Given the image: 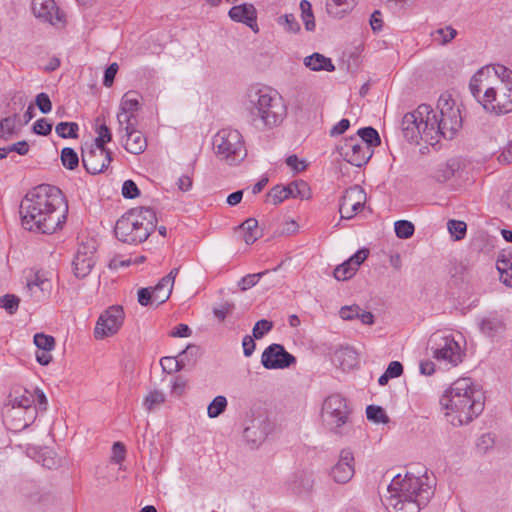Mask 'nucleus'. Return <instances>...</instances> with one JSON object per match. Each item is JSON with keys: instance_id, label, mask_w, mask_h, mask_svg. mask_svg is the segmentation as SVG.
<instances>
[{"instance_id": "nucleus-1", "label": "nucleus", "mask_w": 512, "mask_h": 512, "mask_svg": "<svg viewBox=\"0 0 512 512\" xmlns=\"http://www.w3.org/2000/svg\"><path fill=\"white\" fill-rule=\"evenodd\" d=\"M68 205L59 188L42 184L29 191L20 204L22 225L41 234H52L66 221Z\"/></svg>"}, {"instance_id": "nucleus-2", "label": "nucleus", "mask_w": 512, "mask_h": 512, "mask_svg": "<svg viewBox=\"0 0 512 512\" xmlns=\"http://www.w3.org/2000/svg\"><path fill=\"white\" fill-rule=\"evenodd\" d=\"M440 404L453 426L470 423L484 409L481 393L474 388L470 378H460L452 383L442 395Z\"/></svg>"}, {"instance_id": "nucleus-3", "label": "nucleus", "mask_w": 512, "mask_h": 512, "mask_svg": "<svg viewBox=\"0 0 512 512\" xmlns=\"http://www.w3.org/2000/svg\"><path fill=\"white\" fill-rule=\"evenodd\" d=\"M387 490L389 496L383 503L392 512H419L434 494L432 485L411 473L394 476Z\"/></svg>"}, {"instance_id": "nucleus-4", "label": "nucleus", "mask_w": 512, "mask_h": 512, "mask_svg": "<svg viewBox=\"0 0 512 512\" xmlns=\"http://www.w3.org/2000/svg\"><path fill=\"white\" fill-rule=\"evenodd\" d=\"M246 106L252 121H260L265 128L278 126L287 114L283 98L269 87L250 89L247 93Z\"/></svg>"}, {"instance_id": "nucleus-5", "label": "nucleus", "mask_w": 512, "mask_h": 512, "mask_svg": "<svg viewBox=\"0 0 512 512\" xmlns=\"http://www.w3.org/2000/svg\"><path fill=\"white\" fill-rule=\"evenodd\" d=\"M156 213L149 207L131 209L116 222L114 233L117 239L127 244L144 242L155 230Z\"/></svg>"}, {"instance_id": "nucleus-6", "label": "nucleus", "mask_w": 512, "mask_h": 512, "mask_svg": "<svg viewBox=\"0 0 512 512\" xmlns=\"http://www.w3.org/2000/svg\"><path fill=\"white\" fill-rule=\"evenodd\" d=\"M437 109L439 116L432 109L427 119L430 121V132L434 138V145L439 142L442 136L445 139H453L462 126L460 110L455 107L454 100L450 95H441L438 99Z\"/></svg>"}, {"instance_id": "nucleus-7", "label": "nucleus", "mask_w": 512, "mask_h": 512, "mask_svg": "<svg viewBox=\"0 0 512 512\" xmlns=\"http://www.w3.org/2000/svg\"><path fill=\"white\" fill-rule=\"evenodd\" d=\"M215 155L228 165H238L247 156L243 136L236 129L219 130L212 139Z\"/></svg>"}, {"instance_id": "nucleus-8", "label": "nucleus", "mask_w": 512, "mask_h": 512, "mask_svg": "<svg viewBox=\"0 0 512 512\" xmlns=\"http://www.w3.org/2000/svg\"><path fill=\"white\" fill-rule=\"evenodd\" d=\"M351 409L346 398L340 394H331L325 398L321 408L324 426L333 434L342 436L348 432Z\"/></svg>"}, {"instance_id": "nucleus-9", "label": "nucleus", "mask_w": 512, "mask_h": 512, "mask_svg": "<svg viewBox=\"0 0 512 512\" xmlns=\"http://www.w3.org/2000/svg\"><path fill=\"white\" fill-rule=\"evenodd\" d=\"M432 112V107L427 104H421L413 111L406 113L402 119V132L405 139L411 143H419L423 140L425 143L434 146V138L430 132V121L427 116Z\"/></svg>"}, {"instance_id": "nucleus-10", "label": "nucleus", "mask_w": 512, "mask_h": 512, "mask_svg": "<svg viewBox=\"0 0 512 512\" xmlns=\"http://www.w3.org/2000/svg\"><path fill=\"white\" fill-rule=\"evenodd\" d=\"M483 108L496 114L512 111V85L499 83L496 87L486 88L482 101Z\"/></svg>"}, {"instance_id": "nucleus-11", "label": "nucleus", "mask_w": 512, "mask_h": 512, "mask_svg": "<svg viewBox=\"0 0 512 512\" xmlns=\"http://www.w3.org/2000/svg\"><path fill=\"white\" fill-rule=\"evenodd\" d=\"M428 348L437 360H443L453 366L461 362L460 346L450 335L432 334L428 341Z\"/></svg>"}, {"instance_id": "nucleus-12", "label": "nucleus", "mask_w": 512, "mask_h": 512, "mask_svg": "<svg viewBox=\"0 0 512 512\" xmlns=\"http://www.w3.org/2000/svg\"><path fill=\"white\" fill-rule=\"evenodd\" d=\"M337 150L345 161L356 167L365 165L373 155V150L356 136L345 139Z\"/></svg>"}, {"instance_id": "nucleus-13", "label": "nucleus", "mask_w": 512, "mask_h": 512, "mask_svg": "<svg viewBox=\"0 0 512 512\" xmlns=\"http://www.w3.org/2000/svg\"><path fill=\"white\" fill-rule=\"evenodd\" d=\"M25 294L33 302L39 303L47 299L52 290L51 280L40 270H30L26 276Z\"/></svg>"}, {"instance_id": "nucleus-14", "label": "nucleus", "mask_w": 512, "mask_h": 512, "mask_svg": "<svg viewBox=\"0 0 512 512\" xmlns=\"http://www.w3.org/2000/svg\"><path fill=\"white\" fill-rule=\"evenodd\" d=\"M124 311L121 306H111L102 313L96 323L94 336L96 339H103L118 332L123 324Z\"/></svg>"}, {"instance_id": "nucleus-15", "label": "nucleus", "mask_w": 512, "mask_h": 512, "mask_svg": "<svg viewBox=\"0 0 512 512\" xmlns=\"http://www.w3.org/2000/svg\"><path fill=\"white\" fill-rule=\"evenodd\" d=\"M112 153L106 148L83 146L81 151L82 164L89 174L102 173L112 161Z\"/></svg>"}, {"instance_id": "nucleus-16", "label": "nucleus", "mask_w": 512, "mask_h": 512, "mask_svg": "<svg viewBox=\"0 0 512 512\" xmlns=\"http://www.w3.org/2000/svg\"><path fill=\"white\" fill-rule=\"evenodd\" d=\"M296 363V358L283 345L273 343L261 355V364L269 370L285 369Z\"/></svg>"}, {"instance_id": "nucleus-17", "label": "nucleus", "mask_w": 512, "mask_h": 512, "mask_svg": "<svg viewBox=\"0 0 512 512\" xmlns=\"http://www.w3.org/2000/svg\"><path fill=\"white\" fill-rule=\"evenodd\" d=\"M307 199L310 197V188L303 181H294L286 186L276 185L267 194V201L277 205L288 198Z\"/></svg>"}, {"instance_id": "nucleus-18", "label": "nucleus", "mask_w": 512, "mask_h": 512, "mask_svg": "<svg viewBox=\"0 0 512 512\" xmlns=\"http://www.w3.org/2000/svg\"><path fill=\"white\" fill-rule=\"evenodd\" d=\"M366 201V193L359 185L348 188L340 199L339 213L341 219H351L360 211Z\"/></svg>"}, {"instance_id": "nucleus-19", "label": "nucleus", "mask_w": 512, "mask_h": 512, "mask_svg": "<svg viewBox=\"0 0 512 512\" xmlns=\"http://www.w3.org/2000/svg\"><path fill=\"white\" fill-rule=\"evenodd\" d=\"M32 11L36 18L56 27H63L65 14L56 5L54 0H32Z\"/></svg>"}, {"instance_id": "nucleus-20", "label": "nucleus", "mask_w": 512, "mask_h": 512, "mask_svg": "<svg viewBox=\"0 0 512 512\" xmlns=\"http://www.w3.org/2000/svg\"><path fill=\"white\" fill-rule=\"evenodd\" d=\"M95 250L93 243H82L78 246L72 262L73 271L77 278H85L91 272L95 265Z\"/></svg>"}, {"instance_id": "nucleus-21", "label": "nucleus", "mask_w": 512, "mask_h": 512, "mask_svg": "<svg viewBox=\"0 0 512 512\" xmlns=\"http://www.w3.org/2000/svg\"><path fill=\"white\" fill-rule=\"evenodd\" d=\"M354 473V455L350 449H342L330 475L336 483L345 484L352 479Z\"/></svg>"}, {"instance_id": "nucleus-22", "label": "nucleus", "mask_w": 512, "mask_h": 512, "mask_svg": "<svg viewBox=\"0 0 512 512\" xmlns=\"http://www.w3.org/2000/svg\"><path fill=\"white\" fill-rule=\"evenodd\" d=\"M228 15L233 21L246 24L254 32L258 31V26L256 24L257 10L253 4L244 3L233 6L229 10Z\"/></svg>"}, {"instance_id": "nucleus-23", "label": "nucleus", "mask_w": 512, "mask_h": 512, "mask_svg": "<svg viewBox=\"0 0 512 512\" xmlns=\"http://www.w3.org/2000/svg\"><path fill=\"white\" fill-rule=\"evenodd\" d=\"M140 107L139 94L136 91L126 92L120 103L121 112L117 114V120L122 126L125 123H132L134 112Z\"/></svg>"}, {"instance_id": "nucleus-24", "label": "nucleus", "mask_w": 512, "mask_h": 512, "mask_svg": "<svg viewBox=\"0 0 512 512\" xmlns=\"http://www.w3.org/2000/svg\"><path fill=\"white\" fill-rule=\"evenodd\" d=\"M125 136L126 140L124 148L131 154H141L147 147V141L144 135L136 130L134 123H125Z\"/></svg>"}, {"instance_id": "nucleus-25", "label": "nucleus", "mask_w": 512, "mask_h": 512, "mask_svg": "<svg viewBox=\"0 0 512 512\" xmlns=\"http://www.w3.org/2000/svg\"><path fill=\"white\" fill-rule=\"evenodd\" d=\"M268 432L269 424L264 419L254 418L244 428L243 436L247 442L259 445L265 440Z\"/></svg>"}, {"instance_id": "nucleus-26", "label": "nucleus", "mask_w": 512, "mask_h": 512, "mask_svg": "<svg viewBox=\"0 0 512 512\" xmlns=\"http://www.w3.org/2000/svg\"><path fill=\"white\" fill-rule=\"evenodd\" d=\"M304 65L312 71L333 72L335 70L332 60L317 52L305 57Z\"/></svg>"}, {"instance_id": "nucleus-27", "label": "nucleus", "mask_w": 512, "mask_h": 512, "mask_svg": "<svg viewBox=\"0 0 512 512\" xmlns=\"http://www.w3.org/2000/svg\"><path fill=\"white\" fill-rule=\"evenodd\" d=\"M479 329L485 336L492 338L503 332L505 325L500 318L496 316H489L481 320L479 323Z\"/></svg>"}, {"instance_id": "nucleus-28", "label": "nucleus", "mask_w": 512, "mask_h": 512, "mask_svg": "<svg viewBox=\"0 0 512 512\" xmlns=\"http://www.w3.org/2000/svg\"><path fill=\"white\" fill-rule=\"evenodd\" d=\"M354 6L353 0H327L326 10L334 18H341Z\"/></svg>"}, {"instance_id": "nucleus-29", "label": "nucleus", "mask_w": 512, "mask_h": 512, "mask_svg": "<svg viewBox=\"0 0 512 512\" xmlns=\"http://www.w3.org/2000/svg\"><path fill=\"white\" fill-rule=\"evenodd\" d=\"M239 228L244 232V241L246 244H253L258 238L262 236V233L258 227V221L255 218L246 219Z\"/></svg>"}, {"instance_id": "nucleus-30", "label": "nucleus", "mask_w": 512, "mask_h": 512, "mask_svg": "<svg viewBox=\"0 0 512 512\" xmlns=\"http://www.w3.org/2000/svg\"><path fill=\"white\" fill-rule=\"evenodd\" d=\"M460 164L455 159H450L446 163L439 165L435 171L434 178L437 182L444 183L451 179L459 169Z\"/></svg>"}, {"instance_id": "nucleus-31", "label": "nucleus", "mask_w": 512, "mask_h": 512, "mask_svg": "<svg viewBox=\"0 0 512 512\" xmlns=\"http://www.w3.org/2000/svg\"><path fill=\"white\" fill-rule=\"evenodd\" d=\"M357 136L358 140L363 141L372 150L381 144L378 131L371 126L360 128L357 131Z\"/></svg>"}, {"instance_id": "nucleus-32", "label": "nucleus", "mask_w": 512, "mask_h": 512, "mask_svg": "<svg viewBox=\"0 0 512 512\" xmlns=\"http://www.w3.org/2000/svg\"><path fill=\"white\" fill-rule=\"evenodd\" d=\"M336 358L343 370L350 369L357 363V352L350 347L341 348L336 352Z\"/></svg>"}, {"instance_id": "nucleus-33", "label": "nucleus", "mask_w": 512, "mask_h": 512, "mask_svg": "<svg viewBox=\"0 0 512 512\" xmlns=\"http://www.w3.org/2000/svg\"><path fill=\"white\" fill-rule=\"evenodd\" d=\"M200 355V347L195 344H189L186 346L184 350H182L178 354V357L180 360H183V362L185 363V368H187L193 367L196 364L197 359L200 357Z\"/></svg>"}, {"instance_id": "nucleus-34", "label": "nucleus", "mask_w": 512, "mask_h": 512, "mask_svg": "<svg viewBox=\"0 0 512 512\" xmlns=\"http://www.w3.org/2000/svg\"><path fill=\"white\" fill-rule=\"evenodd\" d=\"M18 114H13L3 118L0 121V138L3 140H9L16 133V122L18 120Z\"/></svg>"}, {"instance_id": "nucleus-35", "label": "nucleus", "mask_w": 512, "mask_h": 512, "mask_svg": "<svg viewBox=\"0 0 512 512\" xmlns=\"http://www.w3.org/2000/svg\"><path fill=\"white\" fill-rule=\"evenodd\" d=\"M79 126L76 122H60L56 125L55 131L61 138H78Z\"/></svg>"}, {"instance_id": "nucleus-36", "label": "nucleus", "mask_w": 512, "mask_h": 512, "mask_svg": "<svg viewBox=\"0 0 512 512\" xmlns=\"http://www.w3.org/2000/svg\"><path fill=\"white\" fill-rule=\"evenodd\" d=\"M497 270L500 274V280L503 284L508 287H512V263L503 259L501 255H499L497 259Z\"/></svg>"}, {"instance_id": "nucleus-37", "label": "nucleus", "mask_w": 512, "mask_h": 512, "mask_svg": "<svg viewBox=\"0 0 512 512\" xmlns=\"http://www.w3.org/2000/svg\"><path fill=\"white\" fill-rule=\"evenodd\" d=\"M457 35V31L451 27L446 26L444 28H438L431 33L433 40L440 45H446L452 41Z\"/></svg>"}, {"instance_id": "nucleus-38", "label": "nucleus", "mask_w": 512, "mask_h": 512, "mask_svg": "<svg viewBox=\"0 0 512 512\" xmlns=\"http://www.w3.org/2000/svg\"><path fill=\"white\" fill-rule=\"evenodd\" d=\"M160 365L164 372L168 374H172L174 372H178L185 369V363L183 360H180L178 355L176 357H162L160 360Z\"/></svg>"}, {"instance_id": "nucleus-39", "label": "nucleus", "mask_w": 512, "mask_h": 512, "mask_svg": "<svg viewBox=\"0 0 512 512\" xmlns=\"http://www.w3.org/2000/svg\"><path fill=\"white\" fill-rule=\"evenodd\" d=\"M490 72V68H481L480 70L475 73L469 83V89L472 93V95L480 102V94L482 91L481 84L483 81V77L486 73Z\"/></svg>"}, {"instance_id": "nucleus-40", "label": "nucleus", "mask_w": 512, "mask_h": 512, "mask_svg": "<svg viewBox=\"0 0 512 512\" xmlns=\"http://www.w3.org/2000/svg\"><path fill=\"white\" fill-rule=\"evenodd\" d=\"M300 9H301V17L304 22L305 29L307 31H314L315 30V20H314L311 3L307 0H302L300 2Z\"/></svg>"}, {"instance_id": "nucleus-41", "label": "nucleus", "mask_w": 512, "mask_h": 512, "mask_svg": "<svg viewBox=\"0 0 512 512\" xmlns=\"http://www.w3.org/2000/svg\"><path fill=\"white\" fill-rule=\"evenodd\" d=\"M22 412H25V409L21 408H7L5 411V423L8 428L12 431H15V423L24 424V417L22 416Z\"/></svg>"}, {"instance_id": "nucleus-42", "label": "nucleus", "mask_w": 512, "mask_h": 512, "mask_svg": "<svg viewBox=\"0 0 512 512\" xmlns=\"http://www.w3.org/2000/svg\"><path fill=\"white\" fill-rule=\"evenodd\" d=\"M61 162L65 168L74 170L79 165V157L73 148L65 147L61 151Z\"/></svg>"}, {"instance_id": "nucleus-43", "label": "nucleus", "mask_w": 512, "mask_h": 512, "mask_svg": "<svg viewBox=\"0 0 512 512\" xmlns=\"http://www.w3.org/2000/svg\"><path fill=\"white\" fill-rule=\"evenodd\" d=\"M396 236L400 239H408L413 236L415 227L408 220H398L394 223Z\"/></svg>"}, {"instance_id": "nucleus-44", "label": "nucleus", "mask_w": 512, "mask_h": 512, "mask_svg": "<svg viewBox=\"0 0 512 512\" xmlns=\"http://www.w3.org/2000/svg\"><path fill=\"white\" fill-rule=\"evenodd\" d=\"M366 416L367 419L374 422V423H388L389 417L385 413V410L376 405H369L366 408Z\"/></svg>"}, {"instance_id": "nucleus-45", "label": "nucleus", "mask_w": 512, "mask_h": 512, "mask_svg": "<svg viewBox=\"0 0 512 512\" xmlns=\"http://www.w3.org/2000/svg\"><path fill=\"white\" fill-rule=\"evenodd\" d=\"M227 407V399L224 396H216L208 405L207 414L210 418H216L222 414Z\"/></svg>"}, {"instance_id": "nucleus-46", "label": "nucleus", "mask_w": 512, "mask_h": 512, "mask_svg": "<svg viewBox=\"0 0 512 512\" xmlns=\"http://www.w3.org/2000/svg\"><path fill=\"white\" fill-rule=\"evenodd\" d=\"M356 272H357V269L355 268V266L351 265L346 260L344 263L338 265L334 269L333 275H334L335 279H337L338 281H345V280L350 279L352 276H354Z\"/></svg>"}, {"instance_id": "nucleus-47", "label": "nucleus", "mask_w": 512, "mask_h": 512, "mask_svg": "<svg viewBox=\"0 0 512 512\" xmlns=\"http://www.w3.org/2000/svg\"><path fill=\"white\" fill-rule=\"evenodd\" d=\"M98 136L94 140V144L85 145L89 147L106 148L105 144L112 140V134L106 124H101L97 129Z\"/></svg>"}, {"instance_id": "nucleus-48", "label": "nucleus", "mask_w": 512, "mask_h": 512, "mask_svg": "<svg viewBox=\"0 0 512 512\" xmlns=\"http://www.w3.org/2000/svg\"><path fill=\"white\" fill-rule=\"evenodd\" d=\"M447 228L454 240L458 241L465 237L467 225L464 221L460 220H449Z\"/></svg>"}, {"instance_id": "nucleus-49", "label": "nucleus", "mask_w": 512, "mask_h": 512, "mask_svg": "<svg viewBox=\"0 0 512 512\" xmlns=\"http://www.w3.org/2000/svg\"><path fill=\"white\" fill-rule=\"evenodd\" d=\"M20 298L14 294H6L0 297V307L13 315L19 308Z\"/></svg>"}, {"instance_id": "nucleus-50", "label": "nucleus", "mask_w": 512, "mask_h": 512, "mask_svg": "<svg viewBox=\"0 0 512 512\" xmlns=\"http://www.w3.org/2000/svg\"><path fill=\"white\" fill-rule=\"evenodd\" d=\"M268 272L269 270H265L259 273L247 274L238 281V287L240 288L241 291H246L254 287L259 282V280Z\"/></svg>"}, {"instance_id": "nucleus-51", "label": "nucleus", "mask_w": 512, "mask_h": 512, "mask_svg": "<svg viewBox=\"0 0 512 512\" xmlns=\"http://www.w3.org/2000/svg\"><path fill=\"white\" fill-rule=\"evenodd\" d=\"M34 344L41 350L52 351L55 347V339L53 336L44 333H36L34 335Z\"/></svg>"}, {"instance_id": "nucleus-52", "label": "nucleus", "mask_w": 512, "mask_h": 512, "mask_svg": "<svg viewBox=\"0 0 512 512\" xmlns=\"http://www.w3.org/2000/svg\"><path fill=\"white\" fill-rule=\"evenodd\" d=\"M165 402V395L161 391L154 390L150 392L144 399L143 405L148 411H152L156 406Z\"/></svg>"}, {"instance_id": "nucleus-53", "label": "nucleus", "mask_w": 512, "mask_h": 512, "mask_svg": "<svg viewBox=\"0 0 512 512\" xmlns=\"http://www.w3.org/2000/svg\"><path fill=\"white\" fill-rule=\"evenodd\" d=\"M35 405V397L32 393L25 391L24 394L15 397L13 400H11V407L10 408H21L26 409L30 406Z\"/></svg>"}, {"instance_id": "nucleus-54", "label": "nucleus", "mask_w": 512, "mask_h": 512, "mask_svg": "<svg viewBox=\"0 0 512 512\" xmlns=\"http://www.w3.org/2000/svg\"><path fill=\"white\" fill-rule=\"evenodd\" d=\"M273 328V322L261 319L257 321L252 329V334L255 339L263 338L267 333H269Z\"/></svg>"}, {"instance_id": "nucleus-55", "label": "nucleus", "mask_w": 512, "mask_h": 512, "mask_svg": "<svg viewBox=\"0 0 512 512\" xmlns=\"http://www.w3.org/2000/svg\"><path fill=\"white\" fill-rule=\"evenodd\" d=\"M22 416L24 417V424L15 423V432H19L30 426L37 417V407L30 406L25 409V412H22Z\"/></svg>"}, {"instance_id": "nucleus-56", "label": "nucleus", "mask_w": 512, "mask_h": 512, "mask_svg": "<svg viewBox=\"0 0 512 512\" xmlns=\"http://www.w3.org/2000/svg\"><path fill=\"white\" fill-rule=\"evenodd\" d=\"M279 23L285 26L286 31L290 33H297L300 30V25L293 14H285L279 18Z\"/></svg>"}, {"instance_id": "nucleus-57", "label": "nucleus", "mask_w": 512, "mask_h": 512, "mask_svg": "<svg viewBox=\"0 0 512 512\" xmlns=\"http://www.w3.org/2000/svg\"><path fill=\"white\" fill-rule=\"evenodd\" d=\"M171 292V288H168L166 286H161V288L159 289L158 283L154 288H152L154 302L157 305L164 303L166 300L169 299Z\"/></svg>"}, {"instance_id": "nucleus-58", "label": "nucleus", "mask_w": 512, "mask_h": 512, "mask_svg": "<svg viewBox=\"0 0 512 512\" xmlns=\"http://www.w3.org/2000/svg\"><path fill=\"white\" fill-rule=\"evenodd\" d=\"M32 130L37 135L47 136L52 131V123L45 118L38 119L33 124Z\"/></svg>"}, {"instance_id": "nucleus-59", "label": "nucleus", "mask_w": 512, "mask_h": 512, "mask_svg": "<svg viewBox=\"0 0 512 512\" xmlns=\"http://www.w3.org/2000/svg\"><path fill=\"white\" fill-rule=\"evenodd\" d=\"M140 191L133 180H126L122 185V195L126 199H134L139 196Z\"/></svg>"}, {"instance_id": "nucleus-60", "label": "nucleus", "mask_w": 512, "mask_h": 512, "mask_svg": "<svg viewBox=\"0 0 512 512\" xmlns=\"http://www.w3.org/2000/svg\"><path fill=\"white\" fill-rule=\"evenodd\" d=\"M35 104L43 114H47L52 109V102L48 94L42 92L39 93L35 98Z\"/></svg>"}, {"instance_id": "nucleus-61", "label": "nucleus", "mask_w": 512, "mask_h": 512, "mask_svg": "<svg viewBox=\"0 0 512 512\" xmlns=\"http://www.w3.org/2000/svg\"><path fill=\"white\" fill-rule=\"evenodd\" d=\"M495 75L500 79V83L512 85V71L503 65L493 67Z\"/></svg>"}, {"instance_id": "nucleus-62", "label": "nucleus", "mask_w": 512, "mask_h": 512, "mask_svg": "<svg viewBox=\"0 0 512 512\" xmlns=\"http://www.w3.org/2000/svg\"><path fill=\"white\" fill-rule=\"evenodd\" d=\"M119 66L117 63L110 64L104 71L103 85L111 87L114 83L115 76L118 72Z\"/></svg>"}, {"instance_id": "nucleus-63", "label": "nucleus", "mask_w": 512, "mask_h": 512, "mask_svg": "<svg viewBox=\"0 0 512 512\" xmlns=\"http://www.w3.org/2000/svg\"><path fill=\"white\" fill-rule=\"evenodd\" d=\"M234 304L230 302H225L221 304L219 307L213 308V314L220 321H223L228 314H230L234 309Z\"/></svg>"}, {"instance_id": "nucleus-64", "label": "nucleus", "mask_w": 512, "mask_h": 512, "mask_svg": "<svg viewBox=\"0 0 512 512\" xmlns=\"http://www.w3.org/2000/svg\"><path fill=\"white\" fill-rule=\"evenodd\" d=\"M369 255V250L366 248L358 250L356 253H354L347 261L355 266V268L358 270L359 266L366 260V258Z\"/></svg>"}]
</instances>
